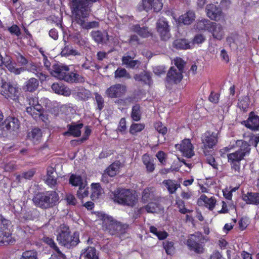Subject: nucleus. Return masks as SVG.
Returning <instances> with one entry per match:
<instances>
[{"mask_svg":"<svg viewBox=\"0 0 259 259\" xmlns=\"http://www.w3.org/2000/svg\"><path fill=\"white\" fill-rule=\"evenodd\" d=\"M91 2L85 3L82 0H72L71 9L73 14L72 24H78L84 29L97 28L99 26L98 21H87L91 10L89 5Z\"/></svg>","mask_w":259,"mask_h":259,"instance_id":"1","label":"nucleus"},{"mask_svg":"<svg viewBox=\"0 0 259 259\" xmlns=\"http://www.w3.org/2000/svg\"><path fill=\"white\" fill-rule=\"evenodd\" d=\"M59 199L58 194L54 191L38 192L35 194L32 199L34 205L43 209L55 206Z\"/></svg>","mask_w":259,"mask_h":259,"instance_id":"2","label":"nucleus"},{"mask_svg":"<svg viewBox=\"0 0 259 259\" xmlns=\"http://www.w3.org/2000/svg\"><path fill=\"white\" fill-rule=\"evenodd\" d=\"M57 239L59 244L67 248L76 246L79 242L78 234L74 232L71 235L69 227L64 224L58 228Z\"/></svg>","mask_w":259,"mask_h":259,"instance_id":"3","label":"nucleus"},{"mask_svg":"<svg viewBox=\"0 0 259 259\" xmlns=\"http://www.w3.org/2000/svg\"><path fill=\"white\" fill-rule=\"evenodd\" d=\"M102 220L103 230L111 235L123 234L128 228V225L122 224L108 215L104 214Z\"/></svg>","mask_w":259,"mask_h":259,"instance_id":"4","label":"nucleus"},{"mask_svg":"<svg viewBox=\"0 0 259 259\" xmlns=\"http://www.w3.org/2000/svg\"><path fill=\"white\" fill-rule=\"evenodd\" d=\"M112 194L114 201L119 204L133 206L137 203V198L129 189L118 188Z\"/></svg>","mask_w":259,"mask_h":259,"instance_id":"5","label":"nucleus"},{"mask_svg":"<svg viewBox=\"0 0 259 259\" xmlns=\"http://www.w3.org/2000/svg\"><path fill=\"white\" fill-rule=\"evenodd\" d=\"M11 227L12 224L10 221L0 214V229L2 235L0 240L1 245L12 244L15 242V240L12 236Z\"/></svg>","mask_w":259,"mask_h":259,"instance_id":"6","label":"nucleus"},{"mask_svg":"<svg viewBox=\"0 0 259 259\" xmlns=\"http://www.w3.org/2000/svg\"><path fill=\"white\" fill-rule=\"evenodd\" d=\"M0 94L8 99L16 100L19 96V89L11 82L0 78Z\"/></svg>","mask_w":259,"mask_h":259,"instance_id":"7","label":"nucleus"},{"mask_svg":"<svg viewBox=\"0 0 259 259\" xmlns=\"http://www.w3.org/2000/svg\"><path fill=\"white\" fill-rule=\"evenodd\" d=\"M218 133L207 131L201 137L202 149L205 155L209 150L213 149L218 142Z\"/></svg>","mask_w":259,"mask_h":259,"instance_id":"8","label":"nucleus"},{"mask_svg":"<svg viewBox=\"0 0 259 259\" xmlns=\"http://www.w3.org/2000/svg\"><path fill=\"white\" fill-rule=\"evenodd\" d=\"M203 240V235L201 233H196L195 234L191 235L187 244L190 250L200 254L204 251V248L202 245Z\"/></svg>","mask_w":259,"mask_h":259,"instance_id":"9","label":"nucleus"},{"mask_svg":"<svg viewBox=\"0 0 259 259\" xmlns=\"http://www.w3.org/2000/svg\"><path fill=\"white\" fill-rule=\"evenodd\" d=\"M50 74L54 77L66 81V77L68 75L69 68L68 66L58 62L52 64Z\"/></svg>","mask_w":259,"mask_h":259,"instance_id":"10","label":"nucleus"},{"mask_svg":"<svg viewBox=\"0 0 259 259\" xmlns=\"http://www.w3.org/2000/svg\"><path fill=\"white\" fill-rule=\"evenodd\" d=\"M136 56L134 51L127 52L121 58L122 63L127 68L136 69L139 67L141 62L138 60H134Z\"/></svg>","mask_w":259,"mask_h":259,"instance_id":"11","label":"nucleus"},{"mask_svg":"<svg viewBox=\"0 0 259 259\" xmlns=\"http://www.w3.org/2000/svg\"><path fill=\"white\" fill-rule=\"evenodd\" d=\"M126 92V86L117 83L108 88L105 92V94L109 98H115L122 97L125 94Z\"/></svg>","mask_w":259,"mask_h":259,"instance_id":"12","label":"nucleus"},{"mask_svg":"<svg viewBox=\"0 0 259 259\" xmlns=\"http://www.w3.org/2000/svg\"><path fill=\"white\" fill-rule=\"evenodd\" d=\"M176 148L187 158H191L194 155V147L190 139L183 140L181 144L176 145Z\"/></svg>","mask_w":259,"mask_h":259,"instance_id":"13","label":"nucleus"},{"mask_svg":"<svg viewBox=\"0 0 259 259\" xmlns=\"http://www.w3.org/2000/svg\"><path fill=\"white\" fill-rule=\"evenodd\" d=\"M156 28L163 40H166L170 37L169 26L165 19L160 18L158 20Z\"/></svg>","mask_w":259,"mask_h":259,"instance_id":"14","label":"nucleus"},{"mask_svg":"<svg viewBox=\"0 0 259 259\" xmlns=\"http://www.w3.org/2000/svg\"><path fill=\"white\" fill-rule=\"evenodd\" d=\"M205 11L207 16L211 20L218 21L222 17V9L215 5L211 4L207 5Z\"/></svg>","mask_w":259,"mask_h":259,"instance_id":"15","label":"nucleus"},{"mask_svg":"<svg viewBox=\"0 0 259 259\" xmlns=\"http://www.w3.org/2000/svg\"><path fill=\"white\" fill-rule=\"evenodd\" d=\"M236 144L240 147L239 149L232 154H235L236 156L243 159L244 157L246 154H248L250 153V145L246 141L242 140H237L236 141Z\"/></svg>","mask_w":259,"mask_h":259,"instance_id":"16","label":"nucleus"},{"mask_svg":"<svg viewBox=\"0 0 259 259\" xmlns=\"http://www.w3.org/2000/svg\"><path fill=\"white\" fill-rule=\"evenodd\" d=\"M82 123L76 124L72 123L68 124L67 127L68 131L63 133L64 136H72L74 137H78L81 135V128L83 127Z\"/></svg>","mask_w":259,"mask_h":259,"instance_id":"17","label":"nucleus"},{"mask_svg":"<svg viewBox=\"0 0 259 259\" xmlns=\"http://www.w3.org/2000/svg\"><path fill=\"white\" fill-rule=\"evenodd\" d=\"M24 68L25 71L35 74L41 81L46 80L47 77V76L42 72L41 67L35 63H31Z\"/></svg>","mask_w":259,"mask_h":259,"instance_id":"18","label":"nucleus"},{"mask_svg":"<svg viewBox=\"0 0 259 259\" xmlns=\"http://www.w3.org/2000/svg\"><path fill=\"white\" fill-rule=\"evenodd\" d=\"M93 39L97 44H106L109 40V35L106 31H93L91 33Z\"/></svg>","mask_w":259,"mask_h":259,"instance_id":"19","label":"nucleus"},{"mask_svg":"<svg viewBox=\"0 0 259 259\" xmlns=\"http://www.w3.org/2000/svg\"><path fill=\"white\" fill-rule=\"evenodd\" d=\"M182 78L183 75L181 71H178L174 67H170L167 74V81L177 83L182 80Z\"/></svg>","mask_w":259,"mask_h":259,"instance_id":"20","label":"nucleus"},{"mask_svg":"<svg viewBox=\"0 0 259 259\" xmlns=\"http://www.w3.org/2000/svg\"><path fill=\"white\" fill-rule=\"evenodd\" d=\"M196 18V15L194 11L189 10L179 18V22L184 25H189L192 24Z\"/></svg>","mask_w":259,"mask_h":259,"instance_id":"21","label":"nucleus"},{"mask_svg":"<svg viewBox=\"0 0 259 259\" xmlns=\"http://www.w3.org/2000/svg\"><path fill=\"white\" fill-rule=\"evenodd\" d=\"M245 126L252 130L257 131L259 128V116L250 112L249 118L245 121Z\"/></svg>","mask_w":259,"mask_h":259,"instance_id":"22","label":"nucleus"},{"mask_svg":"<svg viewBox=\"0 0 259 259\" xmlns=\"http://www.w3.org/2000/svg\"><path fill=\"white\" fill-rule=\"evenodd\" d=\"M228 161L231 162V168L233 169L236 175L240 173V161L243 159L236 156L235 154L231 153L228 155Z\"/></svg>","mask_w":259,"mask_h":259,"instance_id":"23","label":"nucleus"},{"mask_svg":"<svg viewBox=\"0 0 259 259\" xmlns=\"http://www.w3.org/2000/svg\"><path fill=\"white\" fill-rule=\"evenodd\" d=\"M79 259H99L96 249L93 247H89L83 249Z\"/></svg>","mask_w":259,"mask_h":259,"instance_id":"24","label":"nucleus"},{"mask_svg":"<svg viewBox=\"0 0 259 259\" xmlns=\"http://www.w3.org/2000/svg\"><path fill=\"white\" fill-rule=\"evenodd\" d=\"M5 124H6L9 129L13 132L17 131L20 127V121L15 117L9 116L5 120Z\"/></svg>","mask_w":259,"mask_h":259,"instance_id":"25","label":"nucleus"},{"mask_svg":"<svg viewBox=\"0 0 259 259\" xmlns=\"http://www.w3.org/2000/svg\"><path fill=\"white\" fill-rule=\"evenodd\" d=\"M243 200L247 204H259V193L248 192L242 196Z\"/></svg>","mask_w":259,"mask_h":259,"instance_id":"26","label":"nucleus"},{"mask_svg":"<svg viewBox=\"0 0 259 259\" xmlns=\"http://www.w3.org/2000/svg\"><path fill=\"white\" fill-rule=\"evenodd\" d=\"M213 22L208 19H198L195 25L196 28L199 30L211 31Z\"/></svg>","mask_w":259,"mask_h":259,"instance_id":"27","label":"nucleus"},{"mask_svg":"<svg viewBox=\"0 0 259 259\" xmlns=\"http://www.w3.org/2000/svg\"><path fill=\"white\" fill-rule=\"evenodd\" d=\"M213 26L211 27V32L213 37L218 40H221L223 38L224 35V32L222 26L220 24H217L213 22Z\"/></svg>","mask_w":259,"mask_h":259,"instance_id":"28","label":"nucleus"},{"mask_svg":"<svg viewBox=\"0 0 259 259\" xmlns=\"http://www.w3.org/2000/svg\"><path fill=\"white\" fill-rule=\"evenodd\" d=\"M39 85L38 80L35 78L32 77L27 80L24 85V90L29 92L36 91Z\"/></svg>","mask_w":259,"mask_h":259,"instance_id":"29","label":"nucleus"},{"mask_svg":"<svg viewBox=\"0 0 259 259\" xmlns=\"http://www.w3.org/2000/svg\"><path fill=\"white\" fill-rule=\"evenodd\" d=\"M174 48L178 50H187L191 47V42L185 38H180L175 40L172 43Z\"/></svg>","mask_w":259,"mask_h":259,"instance_id":"30","label":"nucleus"},{"mask_svg":"<svg viewBox=\"0 0 259 259\" xmlns=\"http://www.w3.org/2000/svg\"><path fill=\"white\" fill-rule=\"evenodd\" d=\"M42 133L39 128H34L28 133L27 138L34 143H39L41 139Z\"/></svg>","mask_w":259,"mask_h":259,"instance_id":"31","label":"nucleus"},{"mask_svg":"<svg viewBox=\"0 0 259 259\" xmlns=\"http://www.w3.org/2000/svg\"><path fill=\"white\" fill-rule=\"evenodd\" d=\"M142 161L148 172H152L154 171L155 169L154 159L149 155L144 154L142 156Z\"/></svg>","mask_w":259,"mask_h":259,"instance_id":"32","label":"nucleus"},{"mask_svg":"<svg viewBox=\"0 0 259 259\" xmlns=\"http://www.w3.org/2000/svg\"><path fill=\"white\" fill-rule=\"evenodd\" d=\"M53 91L56 94L69 96L70 95V91L68 89L64 87L59 83H54L51 87Z\"/></svg>","mask_w":259,"mask_h":259,"instance_id":"33","label":"nucleus"},{"mask_svg":"<svg viewBox=\"0 0 259 259\" xmlns=\"http://www.w3.org/2000/svg\"><path fill=\"white\" fill-rule=\"evenodd\" d=\"M163 184L166 187L170 194L174 193L177 189L180 187V185L177 183L176 181L169 179L164 180Z\"/></svg>","mask_w":259,"mask_h":259,"instance_id":"34","label":"nucleus"},{"mask_svg":"<svg viewBox=\"0 0 259 259\" xmlns=\"http://www.w3.org/2000/svg\"><path fill=\"white\" fill-rule=\"evenodd\" d=\"M65 42V47L62 50L61 54L62 56H68L70 55L76 56L80 55V54L76 50H74L72 46L70 45H67L66 41Z\"/></svg>","mask_w":259,"mask_h":259,"instance_id":"35","label":"nucleus"},{"mask_svg":"<svg viewBox=\"0 0 259 259\" xmlns=\"http://www.w3.org/2000/svg\"><path fill=\"white\" fill-rule=\"evenodd\" d=\"M133 30L142 37H148L151 34L148 27L145 26L141 27L138 24L133 26Z\"/></svg>","mask_w":259,"mask_h":259,"instance_id":"36","label":"nucleus"},{"mask_svg":"<svg viewBox=\"0 0 259 259\" xmlns=\"http://www.w3.org/2000/svg\"><path fill=\"white\" fill-rule=\"evenodd\" d=\"M142 200L144 202L155 199L154 191L153 188H147L144 190L142 196Z\"/></svg>","mask_w":259,"mask_h":259,"instance_id":"37","label":"nucleus"},{"mask_svg":"<svg viewBox=\"0 0 259 259\" xmlns=\"http://www.w3.org/2000/svg\"><path fill=\"white\" fill-rule=\"evenodd\" d=\"M114 77L115 79H128L131 78L132 77L125 68L118 67L114 72Z\"/></svg>","mask_w":259,"mask_h":259,"instance_id":"38","label":"nucleus"},{"mask_svg":"<svg viewBox=\"0 0 259 259\" xmlns=\"http://www.w3.org/2000/svg\"><path fill=\"white\" fill-rule=\"evenodd\" d=\"M134 79L138 81H141L145 84L149 83L151 79L150 73L143 71L140 74H136L134 76Z\"/></svg>","mask_w":259,"mask_h":259,"instance_id":"39","label":"nucleus"},{"mask_svg":"<svg viewBox=\"0 0 259 259\" xmlns=\"http://www.w3.org/2000/svg\"><path fill=\"white\" fill-rule=\"evenodd\" d=\"M66 81L69 82H83L85 81V78L77 73L71 72L69 73L68 75L66 77Z\"/></svg>","mask_w":259,"mask_h":259,"instance_id":"40","label":"nucleus"},{"mask_svg":"<svg viewBox=\"0 0 259 259\" xmlns=\"http://www.w3.org/2000/svg\"><path fill=\"white\" fill-rule=\"evenodd\" d=\"M16 63L13 61L10 63H8L6 66H5L8 70L11 73H14L15 75H19L21 72L25 71V68L24 67L17 68L16 67Z\"/></svg>","mask_w":259,"mask_h":259,"instance_id":"41","label":"nucleus"},{"mask_svg":"<svg viewBox=\"0 0 259 259\" xmlns=\"http://www.w3.org/2000/svg\"><path fill=\"white\" fill-rule=\"evenodd\" d=\"M27 101L28 103L29 106L32 108H34V109L37 111L40 110H44L42 106L38 102V98L36 97H29L27 98Z\"/></svg>","mask_w":259,"mask_h":259,"instance_id":"42","label":"nucleus"},{"mask_svg":"<svg viewBox=\"0 0 259 259\" xmlns=\"http://www.w3.org/2000/svg\"><path fill=\"white\" fill-rule=\"evenodd\" d=\"M141 112L140 111V106L139 105L136 104L133 106L131 117L136 121H138L141 119Z\"/></svg>","mask_w":259,"mask_h":259,"instance_id":"43","label":"nucleus"},{"mask_svg":"<svg viewBox=\"0 0 259 259\" xmlns=\"http://www.w3.org/2000/svg\"><path fill=\"white\" fill-rule=\"evenodd\" d=\"M92 197L98 198L103 193V190L99 183H93L92 184Z\"/></svg>","mask_w":259,"mask_h":259,"instance_id":"44","label":"nucleus"},{"mask_svg":"<svg viewBox=\"0 0 259 259\" xmlns=\"http://www.w3.org/2000/svg\"><path fill=\"white\" fill-rule=\"evenodd\" d=\"M201 198L204 202L206 206L208 207L209 210H212L214 207L216 203L215 198L212 197L208 198L205 195H202Z\"/></svg>","mask_w":259,"mask_h":259,"instance_id":"45","label":"nucleus"},{"mask_svg":"<svg viewBox=\"0 0 259 259\" xmlns=\"http://www.w3.org/2000/svg\"><path fill=\"white\" fill-rule=\"evenodd\" d=\"M154 0H142V5H139L138 7L139 11L146 10L148 11L151 9L153 7Z\"/></svg>","mask_w":259,"mask_h":259,"instance_id":"46","label":"nucleus"},{"mask_svg":"<svg viewBox=\"0 0 259 259\" xmlns=\"http://www.w3.org/2000/svg\"><path fill=\"white\" fill-rule=\"evenodd\" d=\"M20 259H38L37 252L34 250H29L23 252Z\"/></svg>","mask_w":259,"mask_h":259,"instance_id":"47","label":"nucleus"},{"mask_svg":"<svg viewBox=\"0 0 259 259\" xmlns=\"http://www.w3.org/2000/svg\"><path fill=\"white\" fill-rule=\"evenodd\" d=\"M88 189L89 188L85 184L80 185L79 189L77 192L78 197L79 199H82L83 198L88 196L89 195Z\"/></svg>","mask_w":259,"mask_h":259,"instance_id":"48","label":"nucleus"},{"mask_svg":"<svg viewBox=\"0 0 259 259\" xmlns=\"http://www.w3.org/2000/svg\"><path fill=\"white\" fill-rule=\"evenodd\" d=\"M69 183L72 186H79V187H80V185L84 184L80 176L73 174H72L70 177Z\"/></svg>","mask_w":259,"mask_h":259,"instance_id":"49","label":"nucleus"},{"mask_svg":"<svg viewBox=\"0 0 259 259\" xmlns=\"http://www.w3.org/2000/svg\"><path fill=\"white\" fill-rule=\"evenodd\" d=\"M119 169V165L117 163H113L111 164L106 170V173L110 177L116 175Z\"/></svg>","mask_w":259,"mask_h":259,"instance_id":"50","label":"nucleus"},{"mask_svg":"<svg viewBox=\"0 0 259 259\" xmlns=\"http://www.w3.org/2000/svg\"><path fill=\"white\" fill-rule=\"evenodd\" d=\"M6 125L4 121L0 124V138L8 137L11 135L12 131Z\"/></svg>","mask_w":259,"mask_h":259,"instance_id":"51","label":"nucleus"},{"mask_svg":"<svg viewBox=\"0 0 259 259\" xmlns=\"http://www.w3.org/2000/svg\"><path fill=\"white\" fill-rule=\"evenodd\" d=\"M144 208L149 213H156L160 210L159 205L155 202L149 203Z\"/></svg>","mask_w":259,"mask_h":259,"instance_id":"52","label":"nucleus"},{"mask_svg":"<svg viewBox=\"0 0 259 259\" xmlns=\"http://www.w3.org/2000/svg\"><path fill=\"white\" fill-rule=\"evenodd\" d=\"M163 247L167 254H172L175 251L174 243L172 241H166L163 242Z\"/></svg>","mask_w":259,"mask_h":259,"instance_id":"53","label":"nucleus"},{"mask_svg":"<svg viewBox=\"0 0 259 259\" xmlns=\"http://www.w3.org/2000/svg\"><path fill=\"white\" fill-rule=\"evenodd\" d=\"M144 125L142 123H133L131 125L130 132L131 134L134 135L138 132L142 131L144 128Z\"/></svg>","mask_w":259,"mask_h":259,"instance_id":"54","label":"nucleus"},{"mask_svg":"<svg viewBox=\"0 0 259 259\" xmlns=\"http://www.w3.org/2000/svg\"><path fill=\"white\" fill-rule=\"evenodd\" d=\"M43 111L44 110H40V111H37L36 110L34 109V108L31 107H27L26 109V111L35 120L38 119L39 116L41 115V112Z\"/></svg>","mask_w":259,"mask_h":259,"instance_id":"55","label":"nucleus"},{"mask_svg":"<svg viewBox=\"0 0 259 259\" xmlns=\"http://www.w3.org/2000/svg\"><path fill=\"white\" fill-rule=\"evenodd\" d=\"M91 93L90 91L87 90H81L77 93V96L78 98L81 100H87L91 96Z\"/></svg>","mask_w":259,"mask_h":259,"instance_id":"56","label":"nucleus"},{"mask_svg":"<svg viewBox=\"0 0 259 259\" xmlns=\"http://www.w3.org/2000/svg\"><path fill=\"white\" fill-rule=\"evenodd\" d=\"M16 59L17 62L21 65V66H25L28 64V60L21 53L18 52L16 55Z\"/></svg>","mask_w":259,"mask_h":259,"instance_id":"57","label":"nucleus"},{"mask_svg":"<svg viewBox=\"0 0 259 259\" xmlns=\"http://www.w3.org/2000/svg\"><path fill=\"white\" fill-rule=\"evenodd\" d=\"M95 99L97 104L98 109L101 111L104 107V99L98 93L95 94Z\"/></svg>","mask_w":259,"mask_h":259,"instance_id":"58","label":"nucleus"},{"mask_svg":"<svg viewBox=\"0 0 259 259\" xmlns=\"http://www.w3.org/2000/svg\"><path fill=\"white\" fill-rule=\"evenodd\" d=\"M8 30L12 35H15L19 36L21 34V31L19 27L17 25H13L8 28Z\"/></svg>","mask_w":259,"mask_h":259,"instance_id":"59","label":"nucleus"},{"mask_svg":"<svg viewBox=\"0 0 259 259\" xmlns=\"http://www.w3.org/2000/svg\"><path fill=\"white\" fill-rule=\"evenodd\" d=\"M155 128L158 133L162 134L163 135L167 133V128L161 122L156 123Z\"/></svg>","mask_w":259,"mask_h":259,"instance_id":"60","label":"nucleus"},{"mask_svg":"<svg viewBox=\"0 0 259 259\" xmlns=\"http://www.w3.org/2000/svg\"><path fill=\"white\" fill-rule=\"evenodd\" d=\"M46 183L51 188H54L57 184L56 175L48 177L46 180Z\"/></svg>","mask_w":259,"mask_h":259,"instance_id":"61","label":"nucleus"},{"mask_svg":"<svg viewBox=\"0 0 259 259\" xmlns=\"http://www.w3.org/2000/svg\"><path fill=\"white\" fill-rule=\"evenodd\" d=\"M174 63L178 69V71L182 73L185 64L184 61L180 58H177L174 59Z\"/></svg>","mask_w":259,"mask_h":259,"instance_id":"62","label":"nucleus"},{"mask_svg":"<svg viewBox=\"0 0 259 259\" xmlns=\"http://www.w3.org/2000/svg\"><path fill=\"white\" fill-rule=\"evenodd\" d=\"M156 156L158 159L159 161L162 164H165L166 163V154L162 151H159L156 154Z\"/></svg>","mask_w":259,"mask_h":259,"instance_id":"63","label":"nucleus"},{"mask_svg":"<svg viewBox=\"0 0 259 259\" xmlns=\"http://www.w3.org/2000/svg\"><path fill=\"white\" fill-rule=\"evenodd\" d=\"M65 199L69 205H75L77 203V200L71 194H67L65 196Z\"/></svg>","mask_w":259,"mask_h":259,"instance_id":"64","label":"nucleus"}]
</instances>
